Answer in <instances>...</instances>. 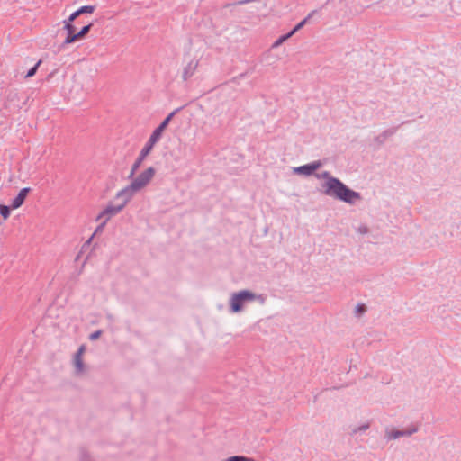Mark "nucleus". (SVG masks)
Segmentation results:
<instances>
[{"mask_svg": "<svg viewBox=\"0 0 461 461\" xmlns=\"http://www.w3.org/2000/svg\"><path fill=\"white\" fill-rule=\"evenodd\" d=\"M30 190L31 189L29 187L21 189L17 196L13 200L11 207L13 209H17L22 206Z\"/></svg>", "mask_w": 461, "mask_h": 461, "instance_id": "f8f14e48", "label": "nucleus"}, {"mask_svg": "<svg viewBox=\"0 0 461 461\" xmlns=\"http://www.w3.org/2000/svg\"><path fill=\"white\" fill-rule=\"evenodd\" d=\"M101 334H102L101 330H95V332L90 334L89 339H90V340H95L101 336Z\"/></svg>", "mask_w": 461, "mask_h": 461, "instance_id": "393cba45", "label": "nucleus"}, {"mask_svg": "<svg viewBox=\"0 0 461 461\" xmlns=\"http://www.w3.org/2000/svg\"><path fill=\"white\" fill-rule=\"evenodd\" d=\"M316 177L325 179L321 185V194L349 204H354L356 201L361 200L360 193L348 187L339 178L332 176L329 171L316 174Z\"/></svg>", "mask_w": 461, "mask_h": 461, "instance_id": "f257e3e1", "label": "nucleus"}, {"mask_svg": "<svg viewBox=\"0 0 461 461\" xmlns=\"http://www.w3.org/2000/svg\"><path fill=\"white\" fill-rule=\"evenodd\" d=\"M293 34L289 32L286 34H284L280 37H278L272 44L273 49L278 48L281 44H283L285 41H287L290 37H292Z\"/></svg>", "mask_w": 461, "mask_h": 461, "instance_id": "2eb2a0df", "label": "nucleus"}, {"mask_svg": "<svg viewBox=\"0 0 461 461\" xmlns=\"http://www.w3.org/2000/svg\"><path fill=\"white\" fill-rule=\"evenodd\" d=\"M198 67V60L195 59H191L184 68L183 77L185 79L192 77Z\"/></svg>", "mask_w": 461, "mask_h": 461, "instance_id": "ddd939ff", "label": "nucleus"}, {"mask_svg": "<svg viewBox=\"0 0 461 461\" xmlns=\"http://www.w3.org/2000/svg\"><path fill=\"white\" fill-rule=\"evenodd\" d=\"M254 293L249 290H241L238 293L232 294L230 297V311L232 312H239L242 311L243 303L245 302L254 301Z\"/></svg>", "mask_w": 461, "mask_h": 461, "instance_id": "f03ea898", "label": "nucleus"}, {"mask_svg": "<svg viewBox=\"0 0 461 461\" xmlns=\"http://www.w3.org/2000/svg\"><path fill=\"white\" fill-rule=\"evenodd\" d=\"M95 11L94 5H83L79 7L77 10L73 12L68 20L73 22L77 16L81 15L82 14H92Z\"/></svg>", "mask_w": 461, "mask_h": 461, "instance_id": "4468645a", "label": "nucleus"}, {"mask_svg": "<svg viewBox=\"0 0 461 461\" xmlns=\"http://www.w3.org/2000/svg\"><path fill=\"white\" fill-rule=\"evenodd\" d=\"M312 13L309 14L303 21H301L299 23H297L294 28L290 32L293 35L299 31L303 26L307 23L309 18L312 16Z\"/></svg>", "mask_w": 461, "mask_h": 461, "instance_id": "a211bd4d", "label": "nucleus"}, {"mask_svg": "<svg viewBox=\"0 0 461 461\" xmlns=\"http://www.w3.org/2000/svg\"><path fill=\"white\" fill-rule=\"evenodd\" d=\"M173 117H166V119L153 131L148 141L155 145L161 138L163 131L167 127Z\"/></svg>", "mask_w": 461, "mask_h": 461, "instance_id": "6e6552de", "label": "nucleus"}, {"mask_svg": "<svg viewBox=\"0 0 461 461\" xmlns=\"http://www.w3.org/2000/svg\"><path fill=\"white\" fill-rule=\"evenodd\" d=\"M321 167V161H314L310 164L303 165L294 168L295 174H301L305 176H311L315 170Z\"/></svg>", "mask_w": 461, "mask_h": 461, "instance_id": "1a4fd4ad", "label": "nucleus"}, {"mask_svg": "<svg viewBox=\"0 0 461 461\" xmlns=\"http://www.w3.org/2000/svg\"><path fill=\"white\" fill-rule=\"evenodd\" d=\"M91 28V24L84 26L77 33H76L77 39L85 35Z\"/></svg>", "mask_w": 461, "mask_h": 461, "instance_id": "412c9836", "label": "nucleus"}, {"mask_svg": "<svg viewBox=\"0 0 461 461\" xmlns=\"http://www.w3.org/2000/svg\"><path fill=\"white\" fill-rule=\"evenodd\" d=\"M107 221H105L104 220L96 227L95 232L93 233V235L95 236V234L97 233H100L104 230V226L106 225Z\"/></svg>", "mask_w": 461, "mask_h": 461, "instance_id": "b1692460", "label": "nucleus"}, {"mask_svg": "<svg viewBox=\"0 0 461 461\" xmlns=\"http://www.w3.org/2000/svg\"><path fill=\"white\" fill-rule=\"evenodd\" d=\"M222 461H256L254 458L247 457L243 456H233L223 459Z\"/></svg>", "mask_w": 461, "mask_h": 461, "instance_id": "f3484780", "label": "nucleus"}, {"mask_svg": "<svg viewBox=\"0 0 461 461\" xmlns=\"http://www.w3.org/2000/svg\"><path fill=\"white\" fill-rule=\"evenodd\" d=\"M11 213V207L4 204H0V214L2 217L6 220Z\"/></svg>", "mask_w": 461, "mask_h": 461, "instance_id": "6ab92c4d", "label": "nucleus"}, {"mask_svg": "<svg viewBox=\"0 0 461 461\" xmlns=\"http://www.w3.org/2000/svg\"><path fill=\"white\" fill-rule=\"evenodd\" d=\"M73 22L66 19L63 21L64 30L67 32V37L64 41V44H70L77 40L76 33H74Z\"/></svg>", "mask_w": 461, "mask_h": 461, "instance_id": "9b49d317", "label": "nucleus"}, {"mask_svg": "<svg viewBox=\"0 0 461 461\" xmlns=\"http://www.w3.org/2000/svg\"><path fill=\"white\" fill-rule=\"evenodd\" d=\"M384 140H384V136H382V134L378 135L375 138V141H377L379 144H383Z\"/></svg>", "mask_w": 461, "mask_h": 461, "instance_id": "cd10ccee", "label": "nucleus"}, {"mask_svg": "<svg viewBox=\"0 0 461 461\" xmlns=\"http://www.w3.org/2000/svg\"><path fill=\"white\" fill-rule=\"evenodd\" d=\"M122 206L120 204L118 205H113L108 204L105 209H104L96 217V221H100L101 219H104L105 221H108L113 216L119 213L121 211H122Z\"/></svg>", "mask_w": 461, "mask_h": 461, "instance_id": "39448f33", "label": "nucleus"}, {"mask_svg": "<svg viewBox=\"0 0 461 461\" xmlns=\"http://www.w3.org/2000/svg\"><path fill=\"white\" fill-rule=\"evenodd\" d=\"M395 131L396 128L388 129L382 133V136H384V140H386L387 137L392 136Z\"/></svg>", "mask_w": 461, "mask_h": 461, "instance_id": "4be33fe9", "label": "nucleus"}, {"mask_svg": "<svg viewBox=\"0 0 461 461\" xmlns=\"http://www.w3.org/2000/svg\"><path fill=\"white\" fill-rule=\"evenodd\" d=\"M366 312V306L364 304H357L355 308V312L357 315H360Z\"/></svg>", "mask_w": 461, "mask_h": 461, "instance_id": "5701e85b", "label": "nucleus"}, {"mask_svg": "<svg viewBox=\"0 0 461 461\" xmlns=\"http://www.w3.org/2000/svg\"><path fill=\"white\" fill-rule=\"evenodd\" d=\"M417 431H418L417 427H412V428H410L405 430H398V429H394V430H391V431L386 430L385 431V438L387 440L397 439L401 437L411 436L412 434L416 433Z\"/></svg>", "mask_w": 461, "mask_h": 461, "instance_id": "0eeeda50", "label": "nucleus"}, {"mask_svg": "<svg viewBox=\"0 0 461 461\" xmlns=\"http://www.w3.org/2000/svg\"><path fill=\"white\" fill-rule=\"evenodd\" d=\"M93 238H94V235H92V236L88 239V240L86 242V244H85V245H89V244L91 243V241H92Z\"/></svg>", "mask_w": 461, "mask_h": 461, "instance_id": "c756f323", "label": "nucleus"}, {"mask_svg": "<svg viewBox=\"0 0 461 461\" xmlns=\"http://www.w3.org/2000/svg\"><path fill=\"white\" fill-rule=\"evenodd\" d=\"M183 109H184V107L177 108V109H176V110L172 111L168 115L173 116V115H175L176 113H180Z\"/></svg>", "mask_w": 461, "mask_h": 461, "instance_id": "c85d7f7f", "label": "nucleus"}, {"mask_svg": "<svg viewBox=\"0 0 461 461\" xmlns=\"http://www.w3.org/2000/svg\"><path fill=\"white\" fill-rule=\"evenodd\" d=\"M156 170L154 167H149L145 171L140 173L136 178H134L131 185V188L136 192L144 188L155 176Z\"/></svg>", "mask_w": 461, "mask_h": 461, "instance_id": "7ed1b4c3", "label": "nucleus"}, {"mask_svg": "<svg viewBox=\"0 0 461 461\" xmlns=\"http://www.w3.org/2000/svg\"><path fill=\"white\" fill-rule=\"evenodd\" d=\"M41 63V60H39L34 67H32L31 69L28 70V72L26 73L25 75V77L28 78V77H31L32 76L35 75L36 71H37V68L38 67L40 66V64Z\"/></svg>", "mask_w": 461, "mask_h": 461, "instance_id": "aec40b11", "label": "nucleus"}, {"mask_svg": "<svg viewBox=\"0 0 461 461\" xmlns=\"http://www.w3.org/2000/svg\"><path fill=\"white\" fill-rule=\"evenodd\" d=\"M135 193L136 191L131 188V185H128L116 194L115 199L121 200L122 202L120 205L124 208L126 204L131 200Z\"/></svg>", "mask_w": 461, "mask_h": 461, "instance_id": "423d86ee", "label": "nucleus"}, {"mask_svg": "<svg viewBox=\"0 0 461 461\" xmlns=\"http://www.w3.org/2000/svg\"><path fill=\"white\" fill-rule=\"evenodd\" d=\"M357 230L361 234H366L368 232V228L366 226L363 225V226H360Z\"/></svg>", "mask_w": 461, "mask_h": 461, "instance_id": "bb28decb", "label": "nucleus"}, {"mask_svg": "<svg viewBox=\"0 0 461 461\" xmlns=\"http://www.w3.org/2000/svg\"><path fill=\"white\" fill-rule=\"evenodd\" d=\"M185 113H192V111L188 109L187 111H185Z\"/></svg>", "mask_w": 461, "mask_h": 461, "instance_id": "7c9ffc66", "label": "nucleus"}, {"mask_svg": "<svg viewBox=\"0 0 461 461\" xmlns=\"http://www.w3.org/2000/svg\"><path fill=\"white\" fill-rule=\"evenodd\" d=\"M85 349L86 348H85L84 345L80 346L79 348L77 349V353L74 356V365H75V368H76V373L77 375L82 374L85 370V366H84L83 359H82V355L84 354Z\"/></svg>", "mask_w": 461, "mask_h": 461, "instance_id": "9d476101", "label": "nucleus"}, {"mask_svg": "<svg viewBox=\"0 0 461 461\" xmlns=\"http://www.w3.org/2000/svg\"><path fill=\"white\" fill-rule=\"evenodd\" d=\"M154 145L149 141H147L143 149L140 150L138 158L135 160V162L131 166V169L129 175V178H132L134 175L136 174L137 170L141 166L143 160L146 158V157L150 153L152 150Z\"/></svg>", "mask_w": 461, "mask_h": 461, "instance_id": "20e7f679", "label": "nucleus"}, {"mask_svg": "<svg viewBox=\"0 0 461 461\" xmlns=\"http://www.w3.org/2000/svg\"><path fill=\"white\" fill-rule=\"evenodd\" d=\"M254 300L258 301L261 304H264L266 302V296L264 294H257L254 293Z\"/></svg>", "mask_w": 461, "mask_h": 461, "instance_id": "a878e982", "label": "nucleus"}, {"mask_svg": "<svg viewBox=\"0 0 461 461\" xmlns=\"http://www.w3.org/2000/svg\"><path fill=\"white\" fill-rule=\"evenodd\" d=\"M425 2H428L427 0H424Z\"/></svg>", "mask_w": 461, "mask_h": 461, "instance_id": "2f4dec72", "label": "nucleus"}, {"mask_svg": "<svg viewBox=\"0 0 461 461\" xmlns=\"http://www.w3.org/2000/svg\"><path fill=\"white\" fill-rule=\"evenodd\" d=\"M369 428H370V423L369 422H366L365 424H362L361 426L353 428L351 429L350 434L351 435H356V434H357L359 432H364V431L367 430Z\"/></svg>", "mask_w": 461, "mask_h": 461, "instance_id": "dca6fc26", "label": "nucleus"}]
</instances>
